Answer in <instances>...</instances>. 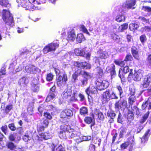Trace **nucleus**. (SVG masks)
<instances>
[{
    "label": "nucleus",
    "mask_w": 151,
    "mask_h": 151,
    "mask_svg": "<svg viewBox=\"0 0 151 151\" xmlns=\"http://www.w3.org/2000/svg\"><path fill=\"white\" fill-rule=\"evenodd\" d=\"M60 130L58 133L60 138L62 139H73L77 136L76 131L71 128L69 125H62L60 127Z\"/></svg>",
    "instance_id": "f257e3e1"
},
{
    "label": "nucleus",
    "mask_w": 151,
    "mask_h": 151,
    "mask_svg": "<svg viewBox=\"0 0 151 151\" xmlns=\"http://www.w3.org/2000/svg\"><path fill=\"white\" fill-rule=\"evenodd\" d=\"M1 17L5 24L6 28L4 30L6 31L10 26L12 27L14 25L12 15L8 10L3 9L1 12Z\"/></svg>",
    "instance_id": "f03ea898"
},
{
    "label": "nucleus",
    "mask_w": 151,
    "mask_h": 151,
    "mask_svg": "<svg viewBox=\"0 0 151 151\" xmlns=\"http://www.w3.org/2000/svg\"><path fill=\"white\" fill-rule=\"evenodd\" d=\"M59 46L57 43L51 42L46 45L42 49V52L44 54L50 52H54Z\"/></svg>",
    "instance_id": "7ed1b4c3"
},
{
    "label": "nucleus",
    "mask_w": 151,
    "mask_h": 151,
    "mask_svg": "<svg viewBox=\"0 0 151 151\" xmlns=\"http://www.w3.org/2000/svg\"><path fill=\"white\" fill-rule=\"evenodd\" d=\"M96 88L100 91L104 90L109 85V82L106 80L102 81L97 79L95 82Z\"/></svg>",
    "instance_id": "20e7f679"
},
{
    "label": "nucleus",
    "mask_w": 151,
    "mask_h": 151,
    "mask_svg": "<svg viewBox=\"0 0 151 151\" xmlns=\"http://www.w3.org/2000/svg\"><path fill=\"white\" fill-rule=\"evenodd\" d=\"M56 84L58 87H61L66 83L68 81V77L66 74L64 73L62 76L59 75L56 78Z\"/></svg>",
    "instance_id": "39448f33"
},
{
    "label": "nucleus",
    "mask_w": 151,
    "mask_h": 151,
    "mask_svg": "<svg viewBox=\"0 0 151 151\" xmlns=\"http://www.w3.org/2000/svg\"><path fill=\"white\" fill-rule=\"evenodd\" d=\"M73 65L79 68H81L83 69H90L91 68V65L86 61L80 62L79 61H74Z\"/></svg>",
    "instance_id": "423d86ee"
},
{
    "label": "nucleus",
    "mask_w": 151,
    "mask_h": 151,
    "mask_svg": "<svg viewBox=\"0 0 151 151\" xmlns=\"http://www.w3.org/2000/svg\"><path fill=\"white\" fill-rule=\"evenodd\" d=\"M74 54L77 56H79L83 57H85L87 59L89 60L91 56V54L89 52H88L86 54V52L85 50L81 48H76L74 50Z\"/></svg>",
    "instance_id": "0eeeda50"
},
{
    "label": "nucleus",
    "mask_w": 151,
    "mask_h": 151,
    "mask_svg": "<svg viewBox=\"0 0 151 151\" xmlns=\"http://www.w3.org/2000/svg\"><path fill=\"white\" fill-rule=\"evenodd\" d=\"M127 101L125 100H120L116 101L114 104V108L115 109L119 110L124 109L126 107Z\"/></svg>",
    "instance_id": "6e6552de"
},
{
    "label": "nucleus",
    "mask_w": 151,
    "mask_h": 151,
    "mask_svg": "<svg viewBox=\"0 0 151 151\" xmlns=\"http://www.w3.org/2000/svg\"><path fill=\"white\" fill-rule=\"evenodd\" d=\"M151 82V73H148L143 78L141 85L143 88H147Z\"/></svg>",
    "instance_id": "1a4fd4ad"
},
{
    "label": "nucleus",
    "mask_w": 151,
    "mask_h": 151,
    "mask_svg": "<svg viewBox=\"0 0 151 151\" xmlns=\"http://www.w3.org/2000/svg\"><path fill=\"white\" fill-rule=\"evenodd\" d=\"M73 115V112L72 110L69 109H65L61 112L60 116L61 118L64 119L68 118L72 116Z\"/></svg>",
    "instance_id": "9d476101"
},
{
    "label": "nucleus",
    "mask_w": 151,
    "mask_h": 151,
    "mask_svg": "<svg viewBox=\"0 0 151 151\" xmlns=\"http://www.w3.org/2000/svg\"><path fill=\"white\" fill-rule=\"evenodd\" d=\"M134 142V138L132 137H129L127 138V141L125 142L120 145V148L122 150L125 149L129 146H132Z\"/></svg>",
    "instance_id": "9b49d317"
},
{
    "label": "nucleus",
    "mask_w": 151,
    "mask_h": 151,
    "mask_svg": "<svg viewBox=\"0 0 151 151\" xmlns=\"http://www.w3.org/2000/svg\"><path fill=\"white\" fill-rule=\"evenodd\" d=\"M115 65L113 64H111L108 66L106 69V71L109 73L111 76H115L116 74Z\"/></svg>",
    "instance_id": "f8f14e48"
},
{
    "label": "nucleus",
    "mask_w": 151,
    "mask_h": 151,
    "mask_svg": "<svg viewBox=\"0 0 151 151\" xmlns=\"http://www.w3.org/2000/svg\"><path fill=\"white\" fill-rule=\"evenodd\" d=\"M132 54L134 58L139 60V52L138 49L135 46H133L131 49Z\"/></svg>",
    "instance_id": "ddd939ff"
},
{
    "label": "nucleus",
    "mask_w": 151,
    "mask_h": 151,
    "mask_svg": "<svg viewBox=\"0 0 151 151\" xmlns=\"http://www.w3.org/2000/svg\"><path fill=\"white\" fill-rule=\"evenodd\" d=\"M76 37V32L74 29H72L67 32L66 40L68 41H73Z\"/></svg>",
    "instance_id": "4468645a"
},
{
    "label": "nucleus",
    "mask_w": 151,
    "mask_h": 151,
    "mask_svg": "<svg viewBox=\"0 0 151 151\" xmlns=\"http://www.w3.org/2000/svg\"><path fill=\"white\" fill-rule=\"evenodd\" d=\"M147 107L148 109L150 110L151 109V98L149 97L147 100H145L142 103V109L143 110L146 109Z\"/></svg>",
    "instance_id": "2eb2a0df"
},
{
    "label": "nucleus",
    "mask_w": 151,
    "mask_h": 151,
    "mask_svg": "<svg viewBox=\"0 0 151 151\" xmlns=\"http://www.w3.org/2000/svg\"><path fill=\"white\" fill-rule=\"evenodd\" d=\"M78 91L76 90L73 91L72 93H71V96L70 99V102H76L78 101Z\"/></svg>",
    "instance_id": "dca6fc26"
},
{
    "label": "nucleus",
    "mask_w": 151,
    "mask_h": 151,
    "mask_svg": "<svg viewBox=\"0 0 151 151\" xmlns=\"http://www.w3.org/2000/svg\"><path fill=\"white\" fill-rule=\"evenodd\" d=\"M83 70L81 69H78L72 75V78L74 82H76L78 80V76L82 75Z\"/></svg>",
    "instance_id": "f3484780"
},
{
    "label": "nucleus",
    "mask_w": 151,
    "mask_h": 151,
    "mask_svg": "<svg viewBox=\"0 0 151 151\" xmlns=\"http://www.w3.org/2000/svg\"><path fill=\"white\" fill-rule=\"evenodd\" d=\"M150 129H148L145 132L143 136L141 138L142 143H145L147 141L149 137L150 134Z\"/></svg>",
    "instance_id": "a211bd4d"
},
{
    "label": "nucleus",
    "mask_w": 151,
    "mask_h": 151,
    "mask_svg": "<svg viewBox=\"0 0 151 151\" xmlns=\"http://www.w3.org/2000/svg\"><path fill=\"white\" fill-rule=\"evenodd\" d=\"M134 109L131 108V109H128V113L127 115V118L129 121L131 122L133 120L134 118L133 111Z\"/></svg>",
    "instance_id": "6ab92c4d"
},
{
    "label": "nucleus",
    "mask_w": 151,
    "mask_h": 151,
    "mask_svg": "<svg viewBox=\"0 0 151 151\" xmlns=\"http://www.w3.org/2000/svg\"><path fill=\"white\" fill-rule=\"evenodd\" d=\"M135 4V0H127L124 6L127 9H131Z\"/></svg>",
    "instance_id": "aec40b11"
},
{
    "label": "nucleus",
    "mask_w": 151,
    "mask_h": 151,
    "mask_svg": "<svg viewBox=\"0 0 151 151\" xmlns=\"http://www.w3.org/2000/svg\"><path fill=\"white\" fill-rule=\"evenodd\" d=\"M98 55V57H95L97 60H99L100 59H105L107 58V53L105 51H100L97 52Z\"/></svg>",
    "instance_id": "412c9836"
},
{
    "label": "nucleus",
    "mask_w": 151,
    "mask_h": 151,
    "mask_svg": "<svg viewBox=\"0 0 151 151\" xmlns=\"http://www.w3.org/2000/svg\"><path fill=\"white\" fill-rule=\"evenodd\" d=\"M110 91L109 90H107L103 94V99L105 101H108L110 99Z\"/></svg>",
    "instance_id": "4be33fe9"
},
{
    "label": "nucleus",
    "mask_w": 151,
    "mask_h": 151,
    "mask_svg": "<svg viewBox=\"0 0 151 151\" xmlns=\"http://www.w3.org/2000/svg\"><path fill=\"white\" fill-rule=\"evenodd\" d=\"M116 115V113L113 111H111L107 112V116L110 118V120L109 121V122L111 123L114 122V119L115 118Z\"/></svg>",
    "instance_id": "5701e85b"
},
{
    "label": "nucleus",
    "mask_w": 151,
    "mask_h": 151,
    "mask_svg": "<svg viewBox=\"0 0 151 151\" xmlns=\"http://www.w3.org/2000/svg\"><path fill=\"white\" fill-rule=\"evenodd\" d=\"M28 83V81L27 78L24 77L19 79L18 84L21 86L25 87Z\"/></svg>",
    "instance_id": "b1692460"
},
{
    "label": "nucleus",
    "mask_w": 151,
    "mask_h": 151,
    "mask_svg": "<svg viewBox=\"0 0 151 151\" xmlns=\"http://www.w3.org/2000/svg\"><path fill=\"white\" fill-rule=\"evenodd\" d=\"M142 76V74L141 72H135L132 78L135 81H139Z\"/></svg>",
    "instance_id": "393cba45"
},
{
    "label": "nucleus",
    "mask_w": 151,
    "mask_h": 151,
    "mask_svg": "<svg viewBox=\"0 0 151 151\" xmlns=\"http://www.w3.org/2000/svg\"><path fill=\"white\" fill-rule=\"evenodd\" d=\"M114 62L116 65L121 67H124L127 63L124 60H120L119 59H116L114 60Z\"/></svg>",
    "instance_id": "a878e982"
},
{
    "label": "nucleus",
    "mask_w": 151,
    "mask_h": 151,
    "mask_svg": "<svg viewBox=\"0 0 151 151\" xmlns=\"http://www.w3.org/2000/svg\"><path fill=\"white\" fill-rule=\"evenodd\" d=\"M38 137L39 138H42L44 140H47L51 138L50 134L47 132L41 133L39 134Z\"/></svg>",
    "instance_id": "bb28decb"
},
{
    "label": "nucleus",
    "mask_w": 151,
    "mask_h": 151,
    "mask_svg": "<svg viewBox=\"0 0 151 151\" xmlns=\"http://www.w3.org/2000/svg\"><path fill=\"white\" fill-rule=\"evenodd\" d=\"M92 117L90 116H86L84 119V122L86 124H90L92 122L93 119H94V114L92 113L91 114Z\"/></svg>",
    "instance_id": "cd10ccee"
},
{
    "label": "nucleus",
    "mask_w": 151,
    "mask_h": 151,
    "mask_svg": "<svg viewBox=\"0 0 151 151\" xmlns=\"http://www.w3.org/2000/svg\"><path fill=\"white\" fill-rule=\"evenodd\" d=\"M29 70L31 74H36L40 72V70L34 66H32L29 68Z\"/></svg>",
    "instance_id": "c85d7f7f"
},
{
    "label": "nucleus",
    "mask_w": 151,
    "mask_h": 151,
    "mask_svg": "<svg viewBox=\"0 0 151 151\" xmlns=\"http://www.w3.org/2000/svg\"><path fill=\"white\" fill-rule=\"evenodd\" d=\"M150 111H148L142 117V118L139 120V122L141 124L144 123L148 118Z\"/></svg>",
    "instance_id": "c756f323"
},
{
    "label": "nucleus",
    "mask_w": 151,
    "mask_h": 151,
    "mask_svg": "<svg viewBox=\"0 0 151 151\" xmlns=\"http://www.w3.org/2000/svg\"><path fill=\"white\" fill-rule=\"evenodd\" d=\"M136 98V96H130L128 99V104L129 107L132 108V105L135 102Z\"/></svg>",
    "instance_id": "7c9ffc66"
},
{
    "label": "nucleus",
    "mask_w": 151,
    "mask_h": 151,
    "mask_svg": "<svg viewBox=\"0 0 151 151\" xmlns=\"http://www.w3.org/2000/svg\"><path fill=\"white\" fill-rule=\"evenodd\" d=\"M0 5L3 7L9 8L11 6L10 4L7 0H0Z\"/></svg>",
    "instance_id": "2f4dec72"
},
{
    "label": "nucleus",
    "mask_w": 151,
    "mask_h": 151,
    "mask_svg": "<svg viewBox=\"0 0 151 151\" xmlns=\"http://www.w3.org/2000/svg\"><path fill=\"white\" fill-rule=\"evenodd\" d=\"M88 109L85 106H82L80 108L79 110L80 114L81 115L85 116L88 113Z\"/></svg>",
    "instance_id": "473e14b6"
},
{
    "label": "nucleus",
    "mask_w": 151,
    "mask_h": 151,
    "mask_svg": "<svg viewBox=\"0 0 151 151\" xmlns=\"http://www.w3.org/2000/svg\"><path fill=\"white\" fill-rule=\"evenodd\" d=\"M82 76L84 78L88 80L91 78L92 77V76L90 73L84 70H83Z\"/></svg>",
    "instance_id": "72a5a7b5"
},
{
    "label": "nucleus",
    "mask_w": 151,
    "mask_h": 151,
    "mask_svg": "<svg viewBox=\"0 0 151 151\" xmlns=\"http://www.w3.org/2000/svg\"><path fill=\"white\" fill-rule=\"evenodd\" d=\"M55 97V95L54 93L50 92L46 98L45 101L47 102L50 101L54 99Z\"/></svg>",
    "instance_id": "f704fd0d"
},
{
    "label": "nucleus",
    "mask_w": 151,
    "mask_h": 151,
    "mask_svg": "<svg viewBox=\"0 0 151 151\" xmlns=\"http://www.w3.org/2000/svg\"><path fill=\"white\" fill-rule=\"evenodd\" d=\"M71 93L68 91H64L63 93L62 96L63 99H67L69 98L71 96Z\"/></svg>",
    "instance_id": "c9c22d12"
},
{
    "label": "nucleus",
    "mask_w": 151,
    "mask_h": 151,
    "mask_svg": "<svg viewBox=\"0 0 151 151\" xmlns=\"http://www.w3.org/2000/svg\"><path fill=\"white\" fill-rule=\"evenodd\" d=\"M139 27V26L137 24L131 23L129 25V29L131 31H134Z\"/></svg>",
    "instance_id": "e433bc0d"
},
{
    "label": "nucleus",
    "mask_w": 151,
    "mask_h": 151,
    "mask_svg": "<svg viewBox=\"0 0 151 151\" xmlns=\"http://www.w3.org/2000/svg\"><path fill=\"white\" fill-rule=\"evenodd\" d=\"M125 20V16L122 15H117L116 17L115 20L117 22H124Z\"/></svg>",
    "instance_id": "4c0bfd02"
},
{
    "label": "nucleus",
    "mask_w": 151,
    "mask_h": 151,
    "mask_svg": "<svg viewBox=\"0 0 151 151\" xmlns=\"http://www.w3.org/2000/svg\"><path fill=\"white\" fill-rule=\"evenodd\" d=\"M76 38L77 42L79 43L85 40L83 35L81 33L78 34Z\"/></svg>",
    "instance_id": "58836bf2"
},
{
    "label": "nucleus",
    "mask_w": 151,
    "mask_h": 151,
    "mask_svg": "<svg viewBox=\"0 0 151 151\" xmlns=\"http://www.w3.org/2000/svg\"><path fill=\"white\" fill-rule=\"evenodd\" d=\"M96 70L97 74L99 76L101 77L103 76L104 75V71L101 67L99 66L97 67L96 68Z\"/></svg>",
    "instance_id": "ea45409f"
},
{
    "label": "nucleus",
    "mask_w": 151,
    "mask_h": 151,
    "mask_svg": "<svg viewBox=\"0 0 151 151\" xmlns=\"http://www.w3.org/2000/svg\"><path fill=\"white\" fill-rule=\"evenodd\" d=\"M128 27V24L127 23H125L121 25L119 27V30L121 32H122L127 29Z\"/></svg>",
    "instance_id": "a19ab883"
},
{
    "label": "nucleus",
    "mask_w": 151,
    "mask_h": 151,
    "mask_svg": "<svg viewBox=\"0 0 151 151\" xmlns=\"http://www.w3.org/2000/svg\"><path fill=\"white\" fill-rule=\"evenodd\" d=\"M142 22L143 24H149L150 23V19L146 18L143 17H139L138 18Z\"/></svg>",
    "instance_id": "79ce46f5"
},
{
    "label": "nucleus",
    "mask_w": 151,
    "mask_h": 151,
    "mask_svg": "<svg viewBox=\"0 0 151 151\" xmlns=\"http://www.w3.org/2000/svg\"><path fill=\"white\" fill-rule=\"evenodd\" d=\"M124 60L127 62L128 61H132L133 60V58L131 54L129 53L126 55Z\"/></svg>",
    "instance_id": "37998d69"
},
{
    "label": "nucleus",
    "mask_w": 151,
    "mask_h": 151,
    "mask_svg": "<svg viewBox=\"0 0 151 151\" xmlns=\"http://www.w3.org/2000/svg\"><path fill=\"white\" fill-rule=\"evenodd\" d=\"M126 130L125 128H122L120 129L119 133V139L124 137V135L126 133Z\"/></svg>",
    "instance_id": "c03bdc74"
},
{
    "label": "nucleus",
    "mask_w": 151,
    "mask_h": 151,
    "mask_svg": "<svg viewBox=\"0 0 151 151\" xmlns=\"http://www.w3.org/2000/svg\"><path fill=\"white\" fill-rule=\"evenodd\" d=\"M32 89L34 92H36L39 90V88L37 84H35L33 83L32 84Z\"/></svg>",
    "instance_id": "a18cd8bd"
},
{
    "label": "nucleus",
    "mask_w": 151,
    "mask_h": 151,
    "mask_svg": "<svg viewBox=\"0 0 151 151\" xmlns=\"http://www.w3.org/2000/svg\"><path fill=\"white\" fill-rule=\"evenodd\" d=\"M6 146L8 148L11 150H13L16 148V146H15L14 144L11 142H8L6 144Z\"/></svg>",
    "instance_id": "49530a36"
},
{
    "label": "nucleus",
    "mask_w": 151,
    "mask_h": 151,
    "mask_svg": "<svg viewBox=\"0 0 151 151\" xmlns=\"http://www.w3.org/2000/svg\"><path fill=\"white\" fill-rule=\"evenodd\" d=\"M139 39L142 44H144L147 40L146 35L144 34L142 35L139 37Z\"/></svg>",
    "instance_id": "de8ad7c7"
},
{
    "label": "nucleus",
    "mask_w": 151,
    "mask_h": 151,
    "mask_svg": "<svg viewBox=\"0 0 151 151\" xmlns=\"http://www.w3.org/2000/svg\"><path fill=\"white\" fill-rule=\"evenodd\" d=\"M54 77L53 75L51 73H49L47 74L46 75V80L48 81H52Z\"/></svg>",
    "instance_id": "09e8293b"
},
{
    "label": "nucleus",
    "mask_w": 151,
    "mask_h": 151,
    "mask_svg": "<svg viewBox=\"0 0 151 151\" xmlns=\"http://www.w3.org/2000/svg\"><path fill=\"white\" fill-rule=\"evenodd\" d=\"M116 88L119 92V95L120 98H121V95L123 93V91L122 87L120 85H117Z\"/></svg>",
    "instance_id": "8fccbe9b"
},
{
    "label": "nucleus",
    "mask_w": 151,
    "mask_h": 151,
    "mask_svg": "<svg viewBox=\"0 0 151 151\" xmlns=\"http://www.w3.org/2000/svg\"><path fill=\"white\" fill-rule=\"evenodd\" d=\"M43 116L47 119L51 120L52 119V116L51 115L50 113L47 112H44L43 114Z\"/></svg>",
    "instance_id": "3c124183"
},
{
    "label": "nucleus",
    "mask_w": 151,
    "mask_h": 151,
    "mask_svg": "<svg viewBox=\"0 0 151 151\" xmlns=\"http://www.w3.org/2000/svg\"><path fill=\"white\" fill-rule=\"evenodd\" d=\"M144 93L146 96H151V85L150 88L145 89V92Z\"/></svg>",
    "instance_id": "603ef678"
},
{
    "label": "nucleus",
    "mask_w": 151,
    "mask_h": 151,
    "mask_svg": "<svg viewBox=\"0 0 151 151\" xmlns=\"http://www.w3.org/2000/svg\"><path fill=\"white\" fill-rule=\"evenodd\" d=\"M81 29L82 31L83 32L86 33L89 35H90L89 33L88 32L87 29L83 25H81Z\"/></svg>",
    "instance_id": "864d4df0"
},
{
    "label": "nucleus",
    "mask_w": 151,
    "mask_h": 151,
    "mask_svg": "<svg viewBox=\"0 0 151 151\" xmlns=\"http://www.w3.org/2000/svg\"><path fill=\"white\" fill-rule=\"evenodd\" d=\"M129 95L130 96H135V89L133 88H129Z\"/></svg>",
    "instance_id": "5fc2aeb1"
},
{
    "label": "nucleus",
    "mask_w": 151,
    "mask_h": 151,
    "mask_svg": "<svg viewBox=\"0 0 151 151\" xmlns=\"http://www.w3.org/2000/svg\"><path fill=\"white\" fill-rule=\"evenodd\" d=\"M49 123V122L48 120L47 119H45L43 120L41 124L42 125L46 128L48 127Z\"/></svg>",
    "instance_id": "6e6d98bb"
},
{
    "label": "nucleus",
    "mask_w": 151,
    "mask_h": 151,
    "mask_svg": "<svg viewBox=\"0 0 151 151\" xmlns=\"http://www.w3.org/2000/svg\"><path fill=\"white\" fill-rule=\"evenodd\" d=\"M85 92L86 93V94L89 96L91 93H91L94 94L95 93V91H90V87H88L85 90Z\"/></svg>",
    "instance_id": "4d7b16f0"
},
{
    "label": "nucleus",
    "mask_w": 151,
    "mask_h": 151,
    "mask_svg": "<svg viewBox=\"0 0 151 151\" xmlns=\"http://www.w3.org/2000/svg\"><path fill=\"white\" fill-rule=\"evenodd\" d=\"M2 131L5 134H8L7 130L8 129L7 126L6 125H4L2 126L1 128Z\"/></svg>",
    "instance_id": "13d9d810"
},
{
    "label": "nucleus",
    "mask_w": 151,
    "mask_h": 151,
    "mask_svg": "<svg viewBox=\"0 0 151 151\" xmlns=\"http://www.w3.org/2000/svg\"><path fill=\"white\" fill-rule=\"evenodd\" d=\"M56 151H65V150L64 147L61 144H60L56 148Z\"/></svg>",
    "instance_id": "bf43d9fd"
},
{
    "label": "nucleus",
    "mask_w": 151,
    "mask_h": 151,
    "mask_svg": "<svg viewBox=\"0 0 151 151\" xmlns=\"http://www.w3.org/2000/svg\"><path fill=\"white\" fill-rule=\"evenodd\" d=\"M117 122L119 123H122L123 121L122 119V114L120 112H119L117 119Z\"/></svg>",
    "instance_id": "052dcab7"
},
{
    "label": "nucleus",
    "mask_w": 151,
    "mask_h": 151,
    "mask_svg": "<svg viewBox=\"0 0 151 151\" xmlns=\"http://www.w3.org/2000/svg\"><path fill=\"white\" fill-rule=\"evenodd\" d=\"M129 67L127 65H126L124 67L122 71L124 74H126L128 73L129 70Z\"/></svg>",
    "instance_id": "680f3d73"
},
{
    "label": "nucleus",
    "mask_w": 151,
    "mask_h": 151,
    "mask_svg": "<svg viewBox=\"0 0 151 151\" xmlns=\"http://www.w3.org/2000/svg\"><path fill=\"white\" fill-rule=\"evenodd\" d=\"M9 128L12 131H15L16 129V128L14 124L11 123L8 125Z\"/></svg>",
    "instance_id": "e2e57ef3"
},
{
    "label": "nucleus",
    "mask_w": 151,
    "mask_h": 151,
    "mask_svg": "<svg viewBox=\"0 0 151 151\" xmlns=\"http://www.w3.org/2000/svg\"><path fill=\"white\" fill-rule=\"evenodd\" d=\"M97 114L98 115V117L99 119L102 120L104 118V116L103 113L101 112L97 111Z\"/></svg>",
    "instance_id": "0e129e2a"
},
{
    "label": "nucleus",
    "mask_w": 151,
    "mask_h": 151,
    "mask_svg": "<svg viewBox=\"0 0 151 151\" xmlns=\"http://www.w3.org/2000/svg\"><path fill=\"white\" fill-rule=\"evenodd\" d=\"M12 108V105L11 104L7 106L5 109V111L6 113H8Z\"/></svg>",
    "instance_id": "69168bd1"
},
{
    "label": "nucleus",
    "mask_w": 151,
    "mask_h": 151,
    "mask_svg": "<svg viewBox=\"0 0 151 151\" xmlns=\"http://www.w3.org/2000/svg\"><path fill=\"white\" fill-rule=\"evenodd\" d=\"M134 109L135 110L136 114L137 116H139L140 114V113L139 111V109L136 106H133Z\"/></svg>",
    "instance_id": "338daca9"
},
{
    "label": "nucleus",
    "mask_w": 151,
    "mask_h": 151,
    "mask_svg": "<svg viewBox=\"0 0 151 151\" xmlns=\"http://www.w3.org/2000/svg\"><path fill=\"white\" fill-rule=\"evenodd\" d=\"M142 9L145 11L148 12H151V7L147 6H143L142 8Z\"/></svg>",
    "instance_id": "774afa93"
}]
</instances>
